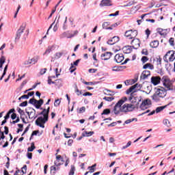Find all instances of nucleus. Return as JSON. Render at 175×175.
<instances>
[{"mask_svg": "<svg viewBox=\"0 0 175 175\" xmlns=\"http://www.w3.org/2000/svg\"><path fill=\"white\" fill-rule=\"evenodd\" d=\"M18 113H19V114H21V116H23L25 114L24 110L21 109V108H18Z\"/></svg>", "mask_w": 175, "mask_h": 175, "instance_id": "nucleus-53", "label": "nucleus"}, {"mask_svg": "<svg viewBox=\"0 0 175 175\" xmlns=\"http://www.w3.org/2000/svg\"><path fill=\"white\" fill-rule=\"evenodd\" d=\"M27 105H28V102H27V101H24V102H23L22 103H21V104L19 105V106H20L21 107H25V106H27Z\"/></svg>", "mask_w": 175, "mask_h": 175, "instance_id": "nucleus-50", "label": "nucleus"}, {"mask_svg": "<svg viewBox=\"0 0 175 175\" xmlns=\"http://www.w3.org/2000/svg\"><path fill=\"white\" fill-rule=\"evenodd\" d=\"M79 62H80V59H77L73 64L71 63V66L70 68V73H73V72L76 70L77 68L75 66H77V65H79Z\"/></svg>", "mask_w": 175, "mask_h": 175, "instance_id": "nucleus-19", "label": "nucleus"}, {"mask_svg": "<svg viewBox=\"0 0 175 175\" xmlns=\"http://www.w3.org/2000/svg\"><path fill=\"white\" fill-rule=\"evenodd\" d=\"M157 33L161 35V36H166L167 33L170 32V30L167 29H162V28H157Z\"/></svg>", "mask_w": 175, "mask_h": 175, "instance_id": "nucleus-14", "label": "nucleus"}, {"mask_svg": "<svg viewBox=\"0 0 175 175\" xmlns=\"http://www.w3.org/2000/svg\"><path fill=\"white\" fill-rule=\"evenodd\" d=\"M97 71H98V69H95V68H90L88 70L89 73H96Z\"/></svg>", "mask_w": 175, "mask_h": 175, "instance_id": "nucleus-51", "label": "nucleus"}, {"mask_svg": "<svg viewBox=\"0 0 175 175\" xmlns=\"http://www.w3.org/2000/svg\"><path fill=\"white\" fill-rule=\"evenodd\" d=\"M113 53H111V52H105L100 55V58L103 61H107L109 58L111 57Z\"/></svg>", "mask_w": 175, "mask_h": 175, "instance_id": "nucleus-13", "label": "nucleus"}, {"mask_svg": "<svg viewBox=\"0 0 175 175\" xmlns=\"http://www.w3.org/2000/svg\"><path fill=\"white\" fill-rule=\"evenodd\" d=\"M100 6L103 8L105 6H113L111 0H102Z\"/></svg>", "mask_w": 175, "mask_h": 175, "instance_id": "nucleus-15", "label": "nucleus"}, {"mask_svg": "<svg viewBox=\"0 0 175 175\" xmlns=\"http://www.w3.org/2000/svg\"><path fill=\"white\" fill-rule=\"evenodd\" d=\"M48 84H55V81H53L51 77L48 78Z\"/></svg>", "mask_w": 175, "mask_h": 175, "instance_id": "nucleus-55", "label": "nucleus"}, {"mask_svg": "<svg viewBox=\"0 0 175 175\" xmlns=\"http://www.w3.org/2000/svg\"><path fill=\"white\" fill-rule=\"evenodd\" d=\"M62 55H64V51H62V52H57L54 55V59H59V58H61V57H62Z\"/></svg>", "mask_w": 175, "mask_h": 175, "instance_id": "nucleus-24", "label": "nucleus"}, {"mask_svg": "<svg viewBox=\"0 0 175 175\" xmlns=\"http://www.w3.org/2000/svg\"><path fill=\"white\" fill-rule=\"evenodd\" d=\"M133 121H137V118H134L132 119H129L124 122V124H131V122H133Z\"/></svg>", "mask_w": 175, "mask_h": 175, "instance_id": "nucleus-34", "label": "nucleus"}, {"mask_svg": "<svg viewBox=\"0 0 175 175\" xmlns=\"http://www.w3.org/2000/svg\"><path fill=\"white\" fill-rule=\"evenodd\" d=\"M120 41V38L118 36H114L111 40H109L107 41V44H110L111 46H113V44H116V43H118V42Z\"/></svg>", "mask_w": 175, "mask_h": 175, "instance_id": "nucleus-18", "label": "nucleus"}, {"mask_svg": "<svg viewBox=\"0 0 175 175\" xmlns=\"http://www.w3.org/2000/svg\"><path fill=\"white\" fill-rule=\"evenodd\" d=\"M115 61L117 64H121L124 61V55L122 53L115 55Z\"/></svg>", "mask_w": 175, "mask_h": 175, "instance_id": "nucleus-17", "label": "nucleus"}, {"mask_svg": "<svg viewBox=\"0 0 175 175\" xmlns=\"http://www.w3.org/2000/svg\"><path fill=\"white\" fill-rule=\"evenodd\" d=\"M36 99L35 98H31L29 100V103H30L31 105H36Z\"/></svg>", "mask_w": 175, "mask_h": 175, "instance_id": "nucleus-44", "label": "nucleus"}, {"mask_svg": "<svg viewBox=\"0 0 175 175\" xmlns=\"http://www.w3.org/2000/svg\"><path fill=\"white\" fill-rule=\"evenodd\" d=\"M25 111L29 118V120H35L36 118H38V116L36 115V110H35V109L31 107H28L25 109Z\"/></svg>", "mask_w": 175, "mask_h": 175, "instance_id": "nucleus-6", "label": "nucleus"}, {"mask_svg": "<svg viewBox=\"0 0 175 175\" xmlns=\"http://www.w3.org/2000/svg\"><path fill=\"white\" fill-rule=\"evenodd\" d=\"M76 170V168L75 167V165H71V168L69 172V175H74L75 171Z\"/></svg>", "mask_w": 175, "mask_h": 175, "instance_id": "nucleus-35", "label": "nucleus"}, {"mask_svg": "<svg viewBox=\"0 0 175 175\" xmlns=\"http://www.w3.org/2000/svg\"><path fill=\"white\" fill-rule=\"evenodd\" d=\"M22 172L23 173V174H25V173H27V165H24L22 167Z\"/></svg>", "mask_w": 175, "mask_h": 175, "instance_id": "nucleus-57", "label": "nucleus"}, {"mask_svg": "<svg viewBox=\"0 0 175 175\" xmlns=\"http://www.w3.org/2000/svg\"><path fill=\"white\" fill-rule=\"evenodd\" d=\"M162 81L164 87L167 88V91H173L174 90V86H173V83L170 81V79L166 76H163L162 79L159 77H152L151 83L154 85H158Z\"/></svg>", "mask_w": 175, "mask_h": 175, "instance_id": "nucleus-1", "label": "nucleus"}, {"mask_svg": "<svg viewBox=\"0 0 175 175\" xmlns=\"http://www.w3.org/2000/svg\"><path fill=\"white\" fill-rule=\"evenodd\" d=\"M67 23H68V16H66L65 17V21H64V24H63V27H62L64 31H66V29H68Z\"/></svg>", "mask_w": 175, "mask_h": 175, "instance_id": "nucleus-28", "label": "nucleus"}, {"mask_svg": "<svg viewBox=\"0 0 175 175\" xmlns=\"http://www.w3.org/2000/svg\"><path fill=\"white\" fill-rule=\"evenodd\" d=\"M53 49H54V46H49L48 49H46L45 52L43 53V55H46L47 54H50L51 51H53Z\"/></svg>", "mask_w": 175, "mask_h": 175, "instance_id": "nucleus-26", "label": "nucleus"}, {"mask_svg": "<svg viewBox=\"0 0 175 175\" xmlns=\"http://www.w3.org/2000/svg\"><path fill=\"white\" fill-rule=\"evenodd\" d=\"M85 111V107H82L79 109V113L81 114L82 113H84Z\"/></svg>", "mask_w": 175, "mask_h": 175, "instance_id": "nucleus-54", "label": "nucleus"}, {"mask_svg": "<svg viewBox=\"0 0 175 175\" xmlns=\"http://www.w3.org/2000/svg\"><path fill=\"white\" fill-rule=\"evenodd\" d=\"M31 63L35 65L39 61V57H33L32 59H30Z\"/></svg>", "mask_w": 175, "mask_h": 175, "instance_id": "nucleus-32", "label": "nucleus"}, {"mask_svg": "<svg viewBox=\"0 0 175 175\" xmlns=\"http://www.w3.org/2000/svg\"><path fill=\"white\" fill-rule=\"evenodd\" d=\"M120 14V11H116L114 14H111L109 15V17H116V16H118Z\"/></svg>", "mask_w": 175, "mask_h": 175, "instance_id": "nucleus-48", "label": "nucleus"}, {"mask_svg": "<svg viewBox=\"0 0 175 175\" xmlns=\"http://www.w3.org/2000/svg\"><path fill=\"white\" fill-rule=\"evenodd\" d=\"M6 72H8V65H6L5 67L4 68L3 72V76L6 75Z\"/></svg>", "mask_w": 175, "mask_h": 175, "instance_id": "nucleus-62", "label": "nucleus"}, {"mask_svg": "<svg viewBox=\"0 0 175 175\" xmlns=\"http://www.w3.org/2000/svg\"><path fill=\"white\" fill-rule=\"evenodd\" d=\"M163 124L166 125V126H170V122L167 119L163 120Z\"/></svg>", "mask_w": 175, "mask_h": 175, "instance_id": "nucleus-45", "label": "nucleus"}, {"mask_svg": "<svg viewBox=\"0 0 175 175\" xmlns=\"http://www.w3.org/2000/svg\"><path fill=\"white\" fill-rule=\"evenodd\" d=\"M139 9H140V5H136L131 8V12L132 13H136V12H137V10H139Z\"/></svg>", "mask_w": 175, "mask_h": 175, "instance_id": "nucleus-29", "label": "nucleus"}, {"mask_svg": "<svg viewBox=\"0 0 175 175\" xmlns=\"http://www.w3.org/2000/svg\"><path fill=\"white\" fill-rule=\"evenodd\" d=\"M135 3H136L135 1H129L127 4L122 5V8H128V7L132 6V5H135Z\"/></svg>", "mask_w": 175, "mask_h": 175, "instance_id": "nucleus-31", "label": "nucleus"}, {"mask_svg": "<svg viewBox=\"0 0 175 175\" xmlns=\"http://www.w3.org/2000/svg\"><path fill=\"white\" fill-rule=\"evenodd\" d=\"M35 148H36L35 144H33V143H32L31 146L28 148L27 151L32 152V151H33L35 150Z\"/></svg>", "mask_w": 175, "mask_h": 175, "instance_id": "nucleus-36", "label": "nucleus"}, {"mask_svg": "<svg viewBox=\"0 0 175 175\" xmlns=\"http://www.w3.org/2000/svg\"><path fill=\"white\" fill-rule=\"evenodd\" d=\"M136 109V105L132 103H125L123 105V111L124 113H129V111H133Z\"/></svg>", "mask_w": 175, "mask_h": 175, "instance_id": "nucleus-8", "label": "nucleus"}, {"mask_svg": "<svg viewBox=\"0 0 175 175\" xmlns=\"http://www.w3.org/2000/svg\"><path fill=\"white\" fill-rule=\"evenodd\" d=\"M132 144V142L129 141L126 146H123L122 148V150H125L128 148V147H130V146Z\"/></svg>", "mask_w": 175, "mask_h": 175, "instance_id": "nucleus-42", "label": "nucleus"}, {"mask_svg": "<svg viewBox=\"0 0 175 175\" xmlns=\"http://www.w3.org/2000/svg\"><path fill=\"white\" fill-rule=\"evenodd\" d=\"M131 43L133 49H137L140 47V40L138 38H133Z\"/></svg>", "mask_w": 175, "mask_h": 175, "instance_id": "nucleus-12", "label": "nucleus"}, {"mask_svg": "<svg viewBox=\"0 0 175 175\" xmlns=\"http://www.w3.org/2000/svg\"><path fill=\"white\" fill-rule=\"evenodd\" d=\"M112 70L113 72H118L120 70V68L117 66H113Z\"/></svg>", "mask_w": 175, "mask_h": 175, "instance_id": "nucleus-64", "label": "nucleus"}, {"mask_svg": "<svg viewBox=\"0 0 175 175\" xmlns=\"http://www.w3.org/2000/svg\"><path fill=\"white\" fill-rule=\"evenodd\" d=\"M24 77H25V74H24L21 77H20V75H18V79H16V81H21V80H23V79H24Z\"/></svg>", "mask_w": 175, "mask_h": 175, "instance_id": "nucleus-59", "label": "nucleus"}, {"mask_svg": "<svg viewBox=\"0 0 175 175\" xmlns=\"http://www.w3.org/2000/svg\"><path fill=\"white\" fill-rule=\"evenodd\" d=\"M139 85H139V83H136L134 85H132L129 89H128L126 91V94L127 95H129V94H131V96L129 98V100L130 102H132V99H133V92H135V91H133V90H136V88H137V87Z\"/></svg>", "mask_w": 175, "mask_h": 175, "instance_id": "nucleus-7", "label": "nucleus"}, {"mask_svg": "<svg viewBox=\"0 0 175 175\" xmlns=\"http://www.w3.org/2000/svg\"><path fill=\"white\" fill-rule=\"evenodd\" d=\"M107 114H110V109H104L103 113H101L102 116L103 115L107 116Z\"/></svg>", "mask_w": 175, "mask_h": 175, "instance_id": "nucleus-38", "label": "nucleus"}, {"mask_svg": "<svg viewBox=\"0 0 175 175\" xmlns=\"http://www.w3.org/2000/svg\"><path fill=\"white\" fill-rule=\"evenodd\" d=\"M143 69H150V70H152L154 69V65L147 63L146 64L144 65Z\"/></svg>", "mask_w": 175, "mask_h": 175, "instance_id": "nucleus-23", "label": "nucleus"}, {"mask_svg": "<svg viewBox=\"0 0 175 175\" xmlns=\"http://www.w3.org/2000/svg\"><path fill=\"white\" fill-rule=\"evenodd\" d=\"M148 76H151V72L150 70H144L140 76L141 80H146L148 77Z\"/></svg>", "mask_w": 175, "mask_h": 175, "instance_id": "nucleus-16", "label": "nucleus"}, {"mask_svg": "<svg viewBox=\"0 0 175 175\" xmlns=\"http://www.w3.org/2000/svg\"><path fill=\"white\" fill-rule=\"evenodd\" d=\"M167 107V105H164L161 107H158L156 108V113H161L163 110H165Z\"/></svg>", "mask_w": 175, "mask_h": 175, "instance_id": "nucleus-25", "label": "nucleus"}, {"mask_svg": "<svg viewBox=\"0 0 175 175\" xmlns=\"http://www.w3.org/2000/svg\"><path fill=\"white\" fill-rule=\"evenodd\" d=\"M126 100H128V98L123 97L113 107V113L116 116H118L120 113H125V111L123 109L124 105H122L124 104Z\"/></svg>", "mask_w": 175, "mask_h": 175, "instance_id": "nucleus-4", "label": "nucleus"}, {"mask_svg": "<svg viewBox=\"0 0 175 175\" xmlns=\"http://www.w3.org/2000/svg\"><path fill=\"white\" fill-rule=\"evenodd\" d=\"M43 103H44L43 99H40L39 100H36L37 105L42 106V105H43Z\"/></svg>", "mask_w": 175, "mask_h": 175, "instance_id": "nucleus-49", "label": "nucleus"}, {"mask_svg": "<svg viewBox=\"0 0 175 175\" xmlns=\"http://www.w3.org/2000/svg\"><path fill=\"white\" fill-rule=\"evenodd\" d=\"M109 25H110V22H104L103 23V29H107V28H109Z\"/></svg>", "mask_w": 175, "mask_h": 175, "instance_id": "nucleus-33", "label": "nucleus"}, {"mask_svg": "<svg viewBox=\"0 0 175 175\" xmlns=\"http://www.w3.org/2000/svg\"><path fill=\"white\" fill-rule=\"evenodd\" d=\"M157 65H162V59L161 57H157Z\"/></svg>", "mask_w": 175, "mask_h": 175, "instance_id": "nucleus-46", "label": "nucleus"}, {"mask_svg": "<svg viewBox=\"0 0 175 175\" xmlns=\"http://www.w3.org/2000/svg\"><path fill=\"white\" fill-rule=\"evenodd\" d=\"M46 71H47V68H43L40 70V75H44V73H46Z\"/></svg>", "mask_w": 175, "mask_h": 175, "instance_id": "nucleus-63", "label": "nucleus"}, {"mask_svg": "<svg viewBox=\"0 0 175 175\" xmlns=\"http://www.w3.org/2000/svg\"><path fill=\"white\" fill-rule=\"evenodd\" d=\"M55 170H58V168H57L54 166L51 167V173H53V174H55Z\"/></svg>", "mask_w": 175, "mask_h": 175, "instance_id": "nucleus-52", "label": "nucleus"}, {"mask_svg": "<svg viewBox=\"0 0 175 175\" xmlns=\"http://www.w3.org/2000/svg\"><path fill=\"white\" fill-rule=\"evenodd\" d=\"M124 36L128 38V39H135L136 36H137V30H128L125 32Z\"/></svg>", "mask_w": 175, "mask_h": 175, "instance_id": "nucleus-9", "label": "nucleus"}, {"mask_svg": "<svg viewBox=\"0 0 175 175\" xmlns=\"http://www.w3.org/2000/svg\"><path fill=\"white\" fill-rule=\"evenodd\" d=\"M95 167H96V164H94L92 166H90L88 167L89 171V173H94V172H95Z\"/></svg>", "mask_w": 175, "mask_h": 175, "instance_id": "nucleus-27", "label": "nucleus"}, {"mask_svg": "<svg viewBox=\"0 0 175 175\" xmlns=\"http://www.w3.org/2000/svg\"><path fill=\"white\" fill-rule=\"evenodd\" d=\"M94 131H84L83 133H82V136L83 137H90V136H92V135H94Z\"/></svg>", "mask_w": 175, "mask_h": 175, "instance_id": "nucleus-22", "label": "nucleus"}, {"mask_svg": "<svg viewBox=\"0 0 175 175\" xmlns=\"http://www.w3.org/2000/svg\"><path fill=\"white\" fill-rule=\"evenodd\" d=\"M79 33V31L76 30L74 31L73 34H70L69 36H67L68 39H70L72 38H73L74 36H76V35H77Z\"/></svg>", "mask_w": 175, "mask_h": 175, "instance_id": "nucleus-40", "label": "nucleus"}, {"mask_svg": "<svg viewBox=\"0 0 175 175\" xmlns=\"http://www.w3.org/2000/svg\"><path fill=\"white\" fill-rule=\"evenodd\" d=\"M175 59V51H170L163 57V60L165 62L168 64V62H173Z\"/></svg>", "mask_w": 175, "mask_h": 175, "instance_id": "nucleus-5", "label": "nucleus"}, {"mask_svg": "<svg viewBox=\"0 0 175 175\" xmlns=\"http://www.w3.org/2000/svg\"><path fill=\"white\" fill-rule=\"evenodd\" d=\"M150 46L152 49H157L159 46V42L158 40H154L150 43Z\"/></svg>", "mask_w": 175, "mask_h": 175, "instance_id": "nucleus-21", "label": "nucleus"}, {"mask_svg": "<svg viewBox=\"0 0 175 175\" xmlns=\"http://www.w3.org/2000/svg\"><path fill=\"white\" fill-rule=\"evenodd\" d=\"M6 62V58L5 56H1L0 58V68H2L3 65L5 64Z\"/></svg>", "mask_w": 175, "mask_h": 175, "instance_id": "nucleus-30", "label": "nucleus"}, {"mask_svg": "<svg viewBox=\"0 0 175 175\" xmlns=\"http://www.w3.org/2000/svg\"><path fill=\"white\" fill-rule=\"evenodd\" d=\"M50 113V107L47 109H44L40 113V116H43V117H38L36 120V125L40 126V128H44V124L49 121V113Z\"/></svg>", "mask_w": 175, "mask_h": 175, "instance_id": "nucleus-2", "label": "nucleus"}, {"mask_svg": "<svg viewBox=\"0 0 175 175\" xmlns=\"http://www.w3.org/2000/svg\"><path fill=\"white\" fill-rule=\"evenodd\" d=\"M83 96H92V93H90V92H87L84 93V94H83Z\"/></svg>", "mask_w": 175, "mask_h": 175, "instance_id": "nucleus-61", "label": "nucleus"}, {"mask_svg": "<svg viewBox=\"0 0 175 175\" xmlns=\"http://www.w3.org/2000/svg\"><path fill=\"white\" fill-rule=\"evenodd\" d=\"M142 53L144 54V55H148V51L147 49H143Z\"/></svg>", "mask_w": 175, "mask_h": 175, "instance_id": "nucleus-60", "label": "nucleus"}, {"mask_svg": "<svg viewBox=\"0 0 175 175\" xmlns=\"http://www.w3.org/2000/svg\"><path fill=\"white\" fill-rule=\"evenodd\" d=\"M103 92H104L105 95H107L108 96H113V95H114V94H116V92H114L113 91H111L109 89L104 90Z\"/></svg>", "mask_w": 175, "mask_h": 175, "instance_id": "nucleus-20", "label": "nucleus"}, {"mask_svg": "<svg viewBox=\"0 0 175 175\" xmlns=\"http://www.w3.org/2000/svg\"><path fill=\"white\" fill-rule=\"evenodd\" d=\"M60 103H61V100L59 99H57V100H55L54 106H55L56 107H58V106H59Z\"/></svg>", "mask_w": 175, "mask_h": 175, "instance_id": "nucleus-47", "label": "nucleus"}, {"mask_svg": "<svg viewBox=\"0 0 175 175\" xmlns=\"http://www.w3.org/2000/svg\"><path fill=\"white\" fill-rule=\"evenodd\" d=\"M58 153H56L55 155H56V159L57 161H62V157L61 155H57Z\"/></svg>", "mask_w": 175, "mask_h": 175, "instance_id": "nucleus-56", "label": "nucleus"}, {"mask_svg": "<svg viewBox=\"0 0 175 175\" xmlns=\"http://www.w3.org/2000/svg\"><path fill=\"white\" fill-rule=\"evenodd\" d=\"M103 99H104V100H106L107 102H113V100H114L113 97H104Z\"/></svg>", "mask_w": 175, "mask_h": 175, "instance_id": "nucleus-39", "label": "nucleus"}, {"mask_svg": "<svg viewBox=\"0 0 175 175\" xmlns=\"http://www.w3.org/2000/svg\"><path fill=\"white\" fill-rule=\"evenodd\" d=\"M150 106H151V100H150V98H147L142 101L139 109H141V110H147Z\"/></svg>", "mask_w": 175, "mask_h": 175, "instance_id": "nucleus-10", "label": "nucleus"}, {"mask_svg": "<svg viewBox=\"0 0 175 175\" xmlns=\"http://www.w3.org/2000/svg\"><path fill=\"white\" fill-rule=\"evenodd\" d=\"M75 92L78 96H80L81 95V90H79V88H77V86H75Z\"/></svg>", "mask_w": 175, "mask_h": 175, "instance_id": "nucleus-43", "label": "nucleus"}, {"mask_svg": "<svg viewBox=\"0 0 175 175\" xmlns=\"http://www.w3.org/2000/svg\"><path fill=\"white\" fill-rule=\"evenodd\" d=\"M169 43L170 44V46H172V47H174V46H175L174 38H170L169 40Z\"/></svg>", "mask_w": 175, "mask_h": 175, "instance_id": "nucleus-37", "label": "nucleus"}, {"mask_svg": "<svg viewBox=\"0 0 175 175\" xmlns=\"http://www.w3.org/2000/svg\"><path fill=\"white\" fill-rule=\"evenodd\" d=\"M31 60L30 59H29V60H27V61H25L24 62H23V65H25V66H27V65H31Z\"/></svg>", "mask_w": 175, "mask_h": 175, "instance_id": "nucleus-58", "label": "nucleus"}, {"mask_svg": "<svg viewBox=\"0 0 175 175\" xmlns=\"http://www.w3.org/2000/svg\"><path fill=\"white\" fill-rule=\"evenodd\" d=\"M25 30V25H22L16 31L15 39H18V40L20 39V38H21V35H23Z\"/></svg>", "mask_w": 175, "mask_h": 175, "instance_id": "nucleus-11", "label": "nucleus"}, {"mask_svg": "<svg viewBox=\"0 0 175 175\" xmlns=\"http://www.w3.org/2000/svg\"><path fill=\"white\" fill-rule=\"evenodd\" d=\"M167 92H166V90L163 88H154V93L152 96V99L154 100V102H156V103H158V102H161L165 96H166V94Z\"/></svg>", "mask_w": 175, "mask_h": 175, "instance_id": "nucleus-3", "label": "nucleus"}, {"mask_svg": "<svg viewBox=\"0 0 175 175\" xmlns=\"http://www.w3.org/2000/svg\"><path fill=\"white\" fill-rule=\"evenodd\" d=\"M141 61L143 64H146L148 61V57L147 56H143L141 59Z\"/></svg>", "mask_w": 175, "mask_h": 175, "instance_id": "nucleus-41", "label": "nucleus"}]
</instances>
